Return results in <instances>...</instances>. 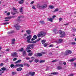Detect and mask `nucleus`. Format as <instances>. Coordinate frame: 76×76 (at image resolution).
Instances as JSON below:
<instances>
[{
  "instance_id": "f257e3e1",
  "label": "nucleus",
  "mask_w": 76,
  "mask_h": 76,
  "mask_svg": "<svg viewBox=\"0 0 76 76\" xmlns=\"http://www.w3.org/2000/svg\"><path fill=\"white\" fill-rule=\"evenodd\" d=\"M46 35V33L45 32L43 31H41L40 33H39L37 34V37L38 38L40 37H45Z\"/></svg>"
},
{
  "instance_id": "f03ea898",
  "label": "nucleus",
  "mask_w": 76,
  "mask_h": 76,
  "mask_svg": "<svg viewBox=\"0 0 76 76\" xmlns=\"http://www.w3.org/2000/svg\"><path fill=\"white\" fill-rule=\"evenodd\" d=\"M47 7V5L46 4L42 6L39 4H38L37 5V7L38 8V9H45V8H46Z\"/></svg>"
},
{
  "instance_id": "7ed1b4c3",
  "label": "nucleus",
  "mask_w": 76,
  "mask_h": 76,
  "mask_svg": "<svg viewBox=\"0 0 76 76\" xmlns=\"http://www.w3.org/2000/svg\"><path fill=\"white\" fill-rule=\"evenodd\" d=\"M31 37H32V35H29V36L27 37V39H28L27 42H28V43H33V41H31V42L29 41L31 40Z\"/></svg>"
},
{
  "instance_id": "20e7f679",
  "label": "nucleus",
  "mask_w": 76,
  "mask_h": 76,
  "mask_svg": "<svg viewBox=\"0 0 76 76\" xmlns=\"http://www.w3.org/2000/svg\"><path fill=\"white\" fill-rule=\"evenodd\" d=\"M14 27L16 28L17 30H19L20 28H22V27L20 26L18 24L15 25Z\"/></svg>"
},
{
  "instance_id": "39448f33",
  "label": "nucleus",
  "mask_w": 76,
  "mask_h": 76,
  "mask_svg": "<svg viewBox=\"0 0 76 76\" xmlns=\"http://www.w3.org/2000/svg\"><path fill=\"white\" fill-rule=\"evenodd\" d=\"M60 34L61 35L60 36V38L64 37L65 36V33H64V32L61 31L60 32Z\"/></svg>"
},
{
  "instance_id": "423d86ee",
  "label": "nucleus",
  "mask_w": 76,
  "mask_h": 76,
  "mask_svg": "<svg viewBox=\"0 0 76 76\" xmlns=\"http://www.w3.org/2000/svg\"><path fill=\"white\" fill-rule=\"evenodd\" d=\"M18 53L16 52H15L11 53V55L13 57H18Z\"/></svg>"
},
{
  "instance_id": "0eeeda50",
  "label": "nucleus",
  "mask_w": 76,
  "mask_h": 76,
  "mask_svg": "<svg viewBox=\"0 0 76 76\" xmlns=\"http://www.w3.org/2000/svg\"><path fill=\"white\" fill-rule=\"evenodd\" d=\"M66 55H67V54H71L72 51L70 50H67L66 52Z\"/></svg>"
},
{
  "instance_id": "6e6552de",
  "label": "nucleus",
  "mask_w": 76,
  "mask_h": 76,
  "mask_svg": "<svg viewBox=\"0 0 76 76\" xmlns=\"http://www.w3.org/2000/svg\"><path fill=\"white\" fill-rule=\"evenodd\" d=\"M42 54L40 53H37L35 54V56H36L37 57H41V56H42Z\"/></svg>"
},
{
  "instance_id": "1a4fd4ad",
  "label": "nucleus",
  "mask_w": 76,
  "mask_h": 76,
  "mask_svg": "<svg viewBox=\"0 0 76 76\" xmlns=\"http://www.w3.org/2000/svg\"><path fill=\"white\" fill-rule=\"evenodd\" d=\"M47 20H48V21H50V22H53V18H47Z\"/></svg>"
},
{
  "instance_id": "9d476101",
  "label": "nucleus",
  "mask_w": 76,
  "mask_h": 76,
  "mask_svg": "<svg viewBox=\"0 0 76 76\" xmlns=\"http://www.w3.org/2000/svg\"><path fill=\"white\" fill-rule=\"evenodd\" d=\"M29 74L31 76H34L35 75V72H29Z\"/></svg>"
},
{
  "instance_id": "9b49d317",
  "label": "nucleus",
  "mask_w": 76,
  "mask_h": 76,
  "mask_svg": "<svg viewBox=\"0 0 76 76\" xmlns=\"http://www.w3.org/2000/svg\"><path fill=\"white\" fill-rule=\"evenodd\" d=\"M23 56H25L26 55V53L25 51H24L22 52Z\"/></svg>"
},
{
  "instance_id": "f8f14e48",
  "label": "nucleus",
  "mask_w": 76,
  "mask_h": 76,
  "mask_svg": "<svg viewBox=\"0 0 76 76\" xmlns=\"http://www.w3.org/2000/svg\"><path fill=\"white\" fill-rule=\"evenodd\" d=\"M26 32H27L28 34H31V31L30 30H27L26 31Z\"/></svg>"
},
{
  "instance_id": "ddd939ff",
  "label": "nucleus",
  "mask_w": 76,
  "mask_h": 76,
  "mask_svg": "<svg viewBox=\"0 0 76 76\" xmlns=\"http://www.w3.org/2000/svg\"><path fill=\"white\" fill-rule=\"evenodd\" d=\"M22 68L21 67L18 68L17 69V71H21L22 70Z\"/></svg>"
},
{
  "instance_id": "4468645a",
  "label": "nucleus",
  "mask_w": 76,
  "mask_h": 76,
  "mask_svg": "<svg viewBox=\"0 0 76 76\" xmlns=\"http://www.w3.org/2000/svg\"><path fill=\"white\" fill-rule=\"evenodd\" d=\"M51 75H58V73L57 72H52L51 73Z\"/></svg>"
},
{
  "instance_id": "2eb2a0df",
  "label": "nucleus",
  "mask_w": 76,
  "mask_h": 76,
  "mask_svg": "<svg viewBox=\"0 0 76 76\" xmlns=\"http://www.w3.org/2000/svg\"><path fill=\"white\" fill-rule=\"evenodd\" d=\"M22 60L20 59H19L18 61H17L15 62V64H17V63H20V61H21Z\"/></svg>"
},
{
  "instance_id": "dca6fc26",
  "label": "nucleus",
  "mask_w": 76,
  "mask_h": 76,
  "mask_svg": "<svg viewBox=\"0 0 76 76\" xmlns=\"http://www.w3.org/2000/svg\"><path fill=\"white\" fill-rule=\"evenodd\" d=\"M49 8H50V9H54V7L53 5H49Z\"/></svg>"
},
{
  "instance_id": "f3484780",
  "label": "nucleus",
  "mask_w": 76,
  "mask_h": 76,
  "mask_svg": "<svg viewBox=\"0 0 76 76\" xmlns=\"http://www.w3.org/2000/svg\"><path fill=\"white\" fill-rule=\"evenodd\" d=\"M23 65L24 66H27V67H29V66H30L29 64H24Z\"/></svg>"
},
{
  "instance_id": "a211bd4d",
  "label": "nucleus",
  "mask_w": 76,
  "mask_h": 76,
  "mask_svg": "<svg viewBox=\"0 0 76 76\" xmlns=\"http://www.w3.org/2000/svg\"><path fill=\"white\" fill-rule=\"evenodd\" d=\"M53 31L54 32H55V34H58V30H53Z\"/></svg>"
},
{
  "instance_id": "6ab92c4d",
  "label": "nucleus",
  "mask_w": 76,
  "mask_h": 76,
  "mask_svg": "<svg viewBox=\"0 0 76 76\" xmlns=\"http://www.w3.org/2000/svg\"><path fill=\"white\" fill-rule=\"evenodd\" d=\"M76 59V58H72L71 59L69 60V61H70L71 62L72 61H75Z\"/></svg>"
},
{
  "instance_id": "aec40b11",
  "label": "nucleus",
  "mask_w": 76,
  "mask_h": 76,
  "mask_svg": "<svg viewBox=\"0 0 76 76\" xmlns=\"http://www.w3.org/2000/svg\"><path fill=\"white\" fill-rule=\"evenodd\" d=\"M13 32H14V31H10L9 32H7V34H13Z\"/></svg>"
},
{
  "instance_id": "412c9836",
  "label": "nucleus",
  "mask_w": 76,
  "mask_h": 76,
  "mask_svg": "<svg viewBox=\"0 0 76 76\" xmlns=\"http://www.w3.org/2000/svg\"><path fill=\"white\" fill-rule=\"evenodd\" d=\"M21 18H23V16H20L18 17V20H19L20 19H21Z\"/></svg>"
},
{
  "instance_id": "4be33fe9",
  "label": "nucleus",
  "mask_w": 76,
  "mask_h": 76,
  "mask_svg": "<svg viewBox=\"0 0 76 76\" xmlns=\"http://www.w3.org/2000/svg\"><path fill=\"white\" fill-rule=\"evenodd\" d=\"M58 70H61L62 69V67L61 66H58L57 67Z\"/></svg>"
},
{
  "instance_id": "5701e85b",
  "label": "nucleus",
  "mask_w": 76,
  "mask_h": 76,
  "mask_svg": "<svg viewBox=\"0 0 76 76\" xmlns=\"http://www.w3.org/2000/svg\"><path fill=\"white\" fill-rule=\"evenodd\" d=\"M46 42V40H45L44 39L42 40V42L43 44H44V43H45Z\"/></svg>"
},
{
  "instance_id": "b1692460",
  "label": "nucleus",
  "mask_w": 76,
  "mask_h": 76,
  "mask_svg": "<svg viewBox=\"0 0 76 76\" xmlns=\"http://www.w3.org/2000/svg\"><path fill=\"white\" fill-rule=\"evenodd\" d=\"M19 3L20 4H23V0H21L20 1H19Z\"/></svg>"
},
{
  "instance_id": "393cba45",
  "label": "nucleus",
  "mask_w": 76,
  "mask_h": 76,
  "mask_svg": "<svg viewBox=\"0 0 76 76\" xmlns=\"http://www.w3.org/2000/svg\"><path fill=\"white\" fill-rule=\"evenodd\" d=\"M33 54V53H29L28 54V56H32Z\"/></svg>"
},
{
  "instance_id": "a878e982",
  "label": "nucleus",
  "mask_w": 76,
  "mask_h": 76,
  "mask_svg": "<svg viewBox=\"0 0 76 76\" xmlns=\"http://www.w3.org/2000/svg\"><path fill=\"white\" fill-rule=\"evenodd\" d=\"M23 7H21L20 9V12H21V13H22V12H23Z\"/></svg>"
},
{
  "instance_id": "bb28decb",
  "label": "nucleus",
  "mask_w": 76,
  "mask_h": 76,
  "mask_svg": "<svg viewBox=\"0 0 76 76\" xmlns=\"http://www.w3.org/2000/svg\"><path fill=\"white\" fill-rule=\"evenodd\" d=\"M23 51V48H21V49H19L18 50L19 51H20V52H22Z\"/></svg>"
},
{
  "instance_id": "cd10ccee",
  "label": "nucleus",
  "mask_w": 76,
  "mask_h": 76,
  "mask_svg": "<svg viewBox=\"0 0 76 76\" xmlns=\"http://www.w3.org/2000/svg\"><path fill=\"white\" fill-rule=\"evenodd\" d=\"M1 69L3 71H4V70H6V68L5 67H3L1 68Z\"/></svg>"
},
{
  "instance_id": "c85d7f7f",
  "label": "nucleus",
  "mask_w": 76,
  "mask_h": 76,
  "mask_svg": "<svg viewBox=\"0 0 76 76\" xmlns=\"http://www.w3.org/2000/svg\"><path fill=\"white\" fill-rule=\"evenodd\" d=\"M33 38L35 39H37V36L36 35H34L33 36Z\"/></svg>"
},
{
  "instance_id": "c756f323",
  "label": "nucleus",
  "mask_w": 76,
  "mask_h": 76,
  "mask_svg": "<svg viewBox=\"0 0 76 76\" xmlns=\"http://www.w3.org/2000/svg\"><path fill=\"white\" fill-rule=\"evenodd\" d=\"M45 60H42L40 61L39 62L40 63H44V62H45Z\"/></svg>"
},
{
  "instance_id": "7c9ffc66",
  "label": "nucleus",
  "mask_w": 76,
  "mask_h": 76,
  "mask_svg": "<svg viewBox=\"0 0 76 76\" xmlns=\"http://www.w3.org/2000/svg\"><path fill=\"white\" fill-rule=\"evenodd\" d=\"M34 45L33 44H30L28 45L29 47H34Z\"/></svg>"
},
{
  "instance_id": "2f4dec72",
  "label": "nucleus",
  "mask_w": 76,
  "mask_h": 76,
  "mask_svg": "<svg viewBox=\"0 0 76 76\" xmlns=\"http://www.w3.org/2000/svg\"><path fill=\"white\" fill-rule=\"evenodd\" d=\"M34 61L35 63H38V62H39V60L38 59H35L34 60Z\"/></svg>"
},
{
  "instance_id": "473e14b6",
  "label": "nucleus",
  "mask_w": 76,
  "mask_h": 76,
  "mask_svg": "<svg viewBox=\"0 0 76 76\" xmlns=\"http://www.w3.org/2000/svg\"><path fill=\"white\" fill-rule=\"evenodd\" d=\"M11 17H7L5 18V19H10Z\"/></svg>"
},
{
  "instance_id": "72a5a7b5",
  "label": "nucleus",
  "mask_w": 76,
  "mask_h": 76,
  "mask_svg": "<svg viewBox=\"0 0 76 76\" xmlns=\"http://www.w3.org/2000/svg\"><path fill=\"white\" fill-rule=\"evenodd\" d=\"M40 22L41 23V24H42L43 25H44V24L45 23H44V22L43 21H40Z\"/></svg>"
},
{
  "instance_id": "f704fd0d",
  "label": "nucleus",
  "mask_w": 76,
  "mask_h": 76,
  "mask_svg": "<svg viewBox=\"0 0 76 76\" xmlns=\"http://www.w3.org/2000/svg\"><path fill=\"white\" fill-rule=\"evenodd\" d=\"M63 41V39H60L58 40V42L60 43L61 42Z\"/></svg>"
},
{
  "instance_id": "c9c22d12",
  "label": "nucleus",
  "mask_w": 76,
  "mask_h": 76,
  "mask_svg": "<svg viewBox=\"0 0 76 76\" xmlns=\"http://www.w3.org/2000/svg\"><path fill=\"white\" fill-rule=\"evenodd\" d=\"M71 45H75L76 44V42H72L71 43Z\"/></svg>"
},
{
  "instance_id": "e433bc0d",
  "label": "nucleus",
  "mask_w": 76,
  "mask_h": 76,
  "mask_svg": "<svg viewBox=\"0 0 76 76\" xmlns=\"http://www.w3.org/2000/svg\"><path fill=\"white\" fill-rule=\"evenodd\" d=\"M48 45V44L47 43H45V44H44L43 45L45 47H46Z\"/></svg>"
},
{
  "instance_id": "4c0bfd02",
  "label": "nucleus",
  "mask_w": 76,
  "mask_h": 76,
  "mask_svg": "<svg viewBox=\"0 0 76 76\" xmlns=\"http://www.w3.org/2000/svg\"><path fill=\"white\" fill-rule=\"evenodd\" d=\"M19 67H23V64H19Z\"/></svg>"
},
{
  "instance_id": "58836bf2",
  "label": "nucleus",
  "mask_w": 76,
  "mask_h": 76,
  "mask_svg": "<svg viewBox=\"0 0 76 76\" xmlns=\"http://www.w3.org/2000/svg\"><path fill=\"white\" fill-rule=\"evenodd\" d=\"M12 10H13L15 11V12H16L17 11V9H16L15 8V7H13Z\"/></svg>"
},
{
  "instance_id": "ea45409f",
  "label": "nucleus",
  "mask_w": 76,
  "mask_h": 76,
  "mask_svg": "<svg viewBox=\"0 0 76 76\" xmlns=\"http://www.w3.org/2000/svg\"><path fill=\"white\" fill-rule=\"evenodd\" d=\"M31 48L29 47H27V48H26V50H30Z\"/></svg>"
},
{
  "instance_id": "a19ab883",
  "label": "nucleus",
  "mask_w": 76,
  "mask_h": 76,
  "mask_svg": "<svg viewBox=\"0 0 76 76\" xmlns=\"http://www.w3.org/2000/svg\"><path fill=\"white\" fill-rule=\"evenodd\" d=\"M10 12H8L7 13V16H9V15H10Z\"/></svg>"
},
{
  "instance_id": "79ce46f5",
  "label": "nucleus",
  "mask_w": 76,
  "mask_h": 76,
  "mask_svg": "<svg viewBox=\"0 0 76 76\" xmlns=\"http://www.w3.org/2000/svg\"><path fill=\"white\" fill-rule=\"evenodd\" d=\"M16 73H17L16 72H12V75H15V74H16Z\"/></svg>"
},
{
  "instance_id": "37998d69",
  "label": "nucleus",
  "mask_w": 76,
  "mask_h": 76,
  "mask_svg": "<svg viewBox=\"0 0 76 76\" xmlns=\"http://www.w3.org/2000/svg\"><path fill=\"white\" fill-rule=\"evenodd\" d=\"M33 62V60H29V62L30 63H31L32 62Z\"/></svg>"
},
{
  "instance_id": "c03bdc74",
  "label": "nucleus",
  "mask_w": 76,
  "mask_h": 76,
  "mask_svg": "<svg viewBox=\"0 0 76 76\" xmlns=\"http://www.w3.org/2000/svg\"><path fill=\"white\" fill-rule=\"evenodd\" d=\"M63 20V19L62 18H59V21H61Z\"/></svg>"
},
{
  "instance_id": "a18cd8bd",
  "label": "nucleus",
  "mask_w": 76,
  "mask_h": 76,
  "mask_svg": "<svg viewBox=\"0 0 76 76\" xmlns=\"http://www.w3.org/2000/svg\"><path fill=\"white\" fill-rule=\"evenodd\" d=\"M37 42V41L36 40V41H33V43L34 44V43H36Z\"/></svg>"
},
{
  "instance_id": "49530a36",
  "label": "nucleus",
  "mask_w": 76,
  "mask_h": 76,
  "mask_svg": "<svg viewBox=\"0 0 76 76\" xmlns=\"http://www.w3.org/2000/svg\"><path fill=\"white\" fill-rule=\"evenodd\" d=\"M58 9L57 8L55 10V12H58Z\"/></svg>"
},
{
  "instance_id": "de8ad7c7",
  "label": "nucleus",
  "mask_w": 76,
  "mask_h": 76,
  "mask_svg": "<svg viewBox=\"0 0 76 76\" xmlns=\"http://www.w3.org/2000/svg\"><path fill=\"white\" fill-rule=\"evenodd\" d=\"M16 67H19V64H17L15 65Z\"/></svg>"
},
{
  "instance_id": "09e8293b",
  "label": "nucleus",
  "mask_w": 76,
  "mask_h": 76,
  "mask_svg": "<svg viewBox=\"0 0 76 76\" xmlns=\"http://www.w3.org/2000/svg\"><path fill=\"white\" fill-rule=\"evenodd\" d=\"M13 66H14V64H11V65H10V67L11 68H12V67H13Z\"/></svg>"
},
{
  "instance_id": "8fccbe9b",
  "label": "nucleus",
  "mask_w": 76,
  "mask_h": 76,
  "mask_svg": "<svg viewBox=\"0 0 76 76\" xmlns=\"http://www.w3.org/2000/svg\"><path fill=\"white\" fill-rule=\"evenodd\" d=\"M34 1H32L31 2L30 4H34Z\"/></svg>"
},
{
  "instance_id": "3c124183",
  "label": "nucleus",
  "mask_w": 76,
  "mask_h": 76,
  "mask_svg": "<svg viewBox=\"0 0 76 76\" xmlns=\"http://www.w3.org/2000/svg\"><path fill=\"white\" fill-rule=\"evenodd\" d=\"M3 66V63H1L0 64V66Z\"/></svg>"
},
{
  "instance_id": "603ef678",
  "label": "nucleus",
  "mask_w": 76,
  "mask_h": 76,
  "mask_svg": "<svg viewBox=\"0 0 76 76\" xmlns=\"http://www.w3.org/2000/svg\"><path fill=\"white\" fill-rule=\"evenodd\" d=\"M41 38H39L38 39H37V42L38 41H39V40H41Z\"/></svg>"
},
{
  "instance_id": "864d4df0",
  "label": "nucleus",
  "mask_w": 76,
  "mask_h": 76,
  "mask_svg": "<svg viewBox=\"0 0 76 76\" xmlns=\"http://www.w3.org/2000/svg\"><path fill=\"white\" fill-rule=\"evenodd\" d=\"M57 61L56 60H54L52 61L53 63H54L55 62H56Z\"/></svg>"
},
{
  "instance_id": "5fc2aeb1",
  "label": "nucleus",
  "mask_w": 76,
  "mask_h": 76,
  "mask_svg": "<svg viewBox=\"0 0 76 76\" xmlns=\"http://www.w3.org/2000/svg\"><path fill=\"white\" fill-rule=\"evenodd\" d=\"M32 8L34 9H36V8L35 7V6H33L32 7Z\"/></svg>"
},
{
  "instance_id": "6e6d98bb",
  "label": "nucleus",
  "mask_w": 76,
  "mask_h": 76,
  "mask_svg": "<svg viewBox=\"0 0 76 76\" xmlns=\"http://www.w3.org/2000/svg\"><path fill=\"white\" fill-rule=\"evenodd\" d=\"M74 66H75V67H76V63H74L73 64Z\"/></svg>"
},
{
  "instance_id": "4d7b16f0",
  "label": "nucleus",
  "mask_w": 76,
  "mask_h": 76,
  "mask_svg": "<svg viewBox=\"0 0 76 76\" xmlns=\"http://www.w3.org/2000/svg\"><path fill=\"white\" fill-rule=\"evenodd\" d=\"M16 60H17V58H14L13 59V61H16Z\"/></svg>"
},
{
  "instance_id": "13d9d810",
  "label": "nucleus",
  "mask_w": 76,
  "mask_h": 76,
  "mask_svg": "<svg viewBox=\"0 0 76 76\" xmlns=\"http://www.w3.org/2000/svg\"><path fill=\"white\" fill-rule=\"evenodd\" d=\"M69 25V23H66V24H64V25Z\"/></svg>"
},
{
  "instance_id": "bf43d9fd",
  "label": "nucleus",
  "mask_w": 76,
  "mask_h": 76,
  "mask_svg": "<svg viewBox=\"0 0 76 76\" xmlns=\"http://www.w3.org/2000/svg\"><path fill=\"white\" fill-rule=\"evenodd\" d=\"M74 75L73 74H70L69 75V76H73Z\"/></svg>"
},
{
  "instance_id": "052dcab7",
  "label": "nucleus",
  "mask_w": 76,
  "mask_h": 76,
  "mask_svg": "<svg viewBox=\"0 0 76 76\" xmlns=\"http://www.w3.org/2000/svg\"><path fill=\"white\" fill-rule=\"evenodd\" d=\"M11 13V14H12L13 15H15V14H16L15 13H13V12H12Z\"/></svg>"
},
{
  "instance_id": "680f3d73",
  "label": "nucleus",
  "mask_w": 76,
  "mask_h": 76,
  "mask_svg": "<svg viewBox=\"0 0 76 76\" xmlns=\"http://www.w3.org/2000/svg\"><path fill=\"white\" fill-rule=\"evenodd\" d=\"M63 63L64 65H66V62H64Z\"/></svg>"
},
{
  "instance_id": "e2e57ef3",
  "label": "nucleus",
  "mask_w": 76,
  "mask_h": 76,
  "mask_svg": "<svg viewBox=\"0 0 76 76\" xmlns=\"http://www.w3.org/2000/svg\"><path fill=\"white\" fill-rule=\"evenodd\" d=\"M26 60H30V58L28 57L26 58Z\"/></svg>"
},
{
  "instance_id": "0e129e2a",
  "label": "nucleus",
  "mask_w": 76,
  "mask_h": 76,
  "mask_svg": "<svg viewBox=\"0 0 76 76\" xmlns=\"http://www.w3.org/2000/svg\"><path fill=\"white\" fill-rule=\"evenodd\" d=\"M16 65H14L13 66V68H16Z\"/></svg>"
},
{
  "instance_id": "69168bd1",
  "label": "nucleus",
  "mask_w": 76,
  "mask_h": 76,
  "mask_svg": "<svg viewBox=\"0 0 76 76\" xmlns=\"http://www.w3.org/2000/svg\"><path fill=\"white\" fill-rule=\"evenodd\" d=\"M12 41L13 42H15V39H13L12 40Z\"/></svg>"
},
{
  "instance_id": "338daca9",
  "label": "nucleus",
  "mask_w": 76,
  "mask_h": 76,
  "mask_svg": "<svg viewBox=\"0 0 76 76\" xmlns=\"http://www.w3.org/2000/svg\"><path fill=\"white\" fill-rule=\"evenodd\" d=\"M31 41H34V40H35V39L32 38L31 39Z\"/></svg>"
},
{
  "instance_id": "774afa93",
  "label": "nucleus",
  "mask_w": 76,
  "mask_h": 76,
  "mask_svg": "<svg viewBox=\"0 0 76 76\" xmlns=\"http://www.w3.org/2000/svg\"><path fill=\"white\" fill-rule=\"evenodd\" d=\"M53 18H56V15H53L52 16Z\"/></svg>"
}]
</instances>
